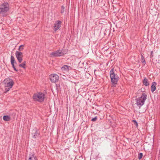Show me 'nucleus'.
<instances>
[{
    "mask_svg": "<svg viewBox=\"0 0 160 160\" xmlns=\"http://www.w3.org/2000/svg\"><path fill=\"white\" fill-rule=\"evenodd\" d=\"M110 76L112 84L113 87H116L119 80V77L117 73L116 70L112 68L110 71Z\"/></svg>",
    "mask_w": 160,
    "mask_h": 160,
    "instance_id": "nucleus-1",
    "label": "nucleus"
},
{
    "mask_svg": "<svg viewBox=\"0 0 160 160\" xmlns=\"http://www.w3.org/2000/svg\"><path fill=\"white\" fill-rule=\"evenodd\" d=\"M9 9V5L7 2H4L0 5V13L3 17L7 16V12Z\"/></svg>",
    "mask_w": 160,
    "mask_h": 160,
    "instance_id": "nucleus-2",
    "label": "nucleus"
},
{
    "mask_svg": "<svg viewBox=\"0 0 160 160\" xmlns=\"http://www.w3.org/2000/svg\"><path fill=\"white\" fill-rule=\"evenodd\" d=\"M147 95L144 93H143L141 97H139L136 99V104L138 106L139 108L144 104L146 100L147 99Z\"/></svg>",
    "mask_w": 160,
    "mask_h": 160,
    "instance_id": "nucleus-3",
    "label": "nucleus"
},
{
    "mask_svg": "<svg viewBox=\"0 0 160 160\" xmlns=\"http://www.w3.org/2000/svg\"><path fill=\"white\" fill-rule=\"evenodd\" d=\"M35 101H37L40 102H43L45 98V94L42 92H40L34 94L32 97Z\"/></svg>",
    "mask_w": 160,
    "mask_h": 160,
    "instance_id": "nucleus-4",
    "label": "nucleus"
},
{
    "mask_svg": "<svg viewBox=\"0 0 160 160\" xmlns=\"http://www.w3.org/2000/svg\"><path fill=\"white\" fill-rule=\"evenodd\" d=\"M5 87L12 88L14 84V82L12 79L10 78H6L4 81Z\"/></svg>",
    "mask_w": 160,
    "mask_h": 160,
    "instance_id": "nucleus-5",
    "label": "nucleus"
},
{
    "mask_svg": "<svg viewBox=\"0 0 160 160\" xmlns=\"http://www.w3.org/2000/svg\"><path fill=\"white\" fill-rule=\"evenodd\" d=\"M15 54L16 57L18 60V62L19 63H21L22 60V58L23 57L22 53L21 52L16 51Z\"/></svg>",
    "mask_w": 160,
    "mask_h": 160,
    "instance_id": "nucleus-6",
    "label": "nucleus"
},
{
    "mask_svg": "<svg viewBox=\"0 0 160 160\" xmlns=\"http://www.w3.org/2000/svg\"><path fill=\"white\" fill-rule=\"evenodd\" d=\"M60 50H58L55 51L51 52L50 55L52 57H58L63 56V54L64 53L62 52H61Z\"/></svg>",
    "mask_w": 160,
    "mask_h": 160,
    "instance_id": "nucleus-7",
    "label": "nucleus"
},
{
    "mask_svg": "<svg viewBox=\"0 0 160 160\" xmlns=\"http://www.w3.org/2000/svg\"><path fill=\"white\" fill-rule=\"evenodd\" d=\"M49 76L50 80L52 83L56 82L59 79V76L56 74H52L50 75Z\"/></svg>",
    "mask_w": 160,
    "mask_h": 160,
    "instance_id": "nucleus-8",
    "label": "nucleus"
},
{
    "mask_svg": "<svg viewBox=\"0 0 160 160\" xmlns=\"http://www.w3.org/2000/svg\"><path fill=\"white\" fill-rule=\"evenodd\" d=\"M62 22L60 20H58L55 22L53 27L54 30L56 32L57 30L59 29L61 27Z\"/></svg>",
    "mask_w": 160,
    "mask_h": 160,
    "instance_id": "nucleus-9",
    "label": "nucleus"
},
{
    "mask_svg": "<svg viewBox=\"0 0 160 160\" xmlns=\"http://www.w3.org/2000/svg\"><path fill=\"white\" fill-rule=\"evenodd\" d=\"M10 62L12 67L13 68L14 70L15 71L18 72V70L17 69H16L14 65V64H17V62L15 61L14 57L12 55H11V56Z\"/></svg>",
    "mask_w": 160,
    "mask_h": 160,
    "instance_id": "nucleus-10",
    "label": "nucleus"
},
{
    "mask_svg": "<svg viewBox=\"0 0 160 160\" xmlns=\"http://www.w3.org/2000/svg\"><path fill=\"white\" fill-rule=\"evenodd\" d=\"M28 160H38L37 157L34 152H31L28 155Z\"/></svg>",
    "mask_w": 160,
    "mask_h": 160,
    "instance_id": "nucleus-11",
    "label": "nucleus"
},
{
    "mask_svg": "<svg viewBox=\"0 0 160 160\" xmlns=\"http://www.w3.org/2000/svg\"><path fill=\"white\" fill-rule=\"evenodd\" d=\"M34 132L32 133V137L35 139L39 137L40 135L39 131L37 129L33 130Z\"/></svg>",
    "mask_w": 160,
    "mask_h": 160,
    "instance_id": "nucleus-12",
    "label": "nucleus"
},
{
    "mask_svg": "<svg viewBox=\"0 0 160 160\" xmlns=\"http://www.w3.org/2000/svg\"><path fill=\"white\" fill-rule=\"evenodd\" d=\"M71 69V67L67 65H64L61 68L62 70L64 72H68L69 70Z\"/></svg>",
    "mask_w": 160,
    "mask_h": 160,
    "instance_id": "nucleus-13",
    "label": "nucleus"
},
{
    "mask_svg": "<svg viewBox=\"0 0 160 160\" xmlns=\"http://www.w3.org/2000/svg\"><path fill=\"white\" fill-rule=\"evenodd\" d=\"M156 85L157 83L155 82H152L151 88V91L152 92H153L156 89Z\"/></svg>",
    "mask_w": 160,
    "mask_h": 160,
    "instance_id": "nucleus-14",
    "label": "nucleus"
},
{
    "mask_svg": "<svg viewBox=\"0 0 160 160\" xmlns=\"http://www.w3.org/2000/svg\"><path fill=\"white\" fill-rule=\"evenodd\" d=\"M143 84L146 86H148L149 85V83L148 81V80L146 78H145L143 81Z\"/></svg>",
    "mask_w": 160,
    "mask_h": 160,
    "instance_id": "nucleus-15",
    "label": "nucleus"
},
{
    "mask_svg": "<svg viewBox=\"0 0 160 160\" xmlns=\"http://www.w3.org/2000/svg\"><path fill=\"white\" fill-rule=\"evenodd\" d=\"M3 120L6 121H10V117L8 115H4L3 117Z\"/></svg>",
    "mask_w": 160,
    "mask_h": 160,
    "instance_id": "nucleus-16",
    "label": "nucleus"
},
{
    "mask_svg": "<svg viewBox=\"0 0 160 160\" xmlns=\"http://www.w3.org/2000/svg\"><path fill=\"white\" fill-rule=\"evenodd\" d=\"M141 62H142L143 65L144 66L146 64V61L144 57L142 54H141Z\"/></svg>",
    "mask_w": 160,
    "mask_h": 160,
    "instance_id": "nucleus-17",
    "label": "nucleus"
},
{
    "mask_svg": "<svg viewBox=\"0 0 160 160\" xmlns=\"http://www.w3.org/2000/svg\"><path fill=\"white\" fill-rule=\"evenodd\" d=\"M24 46V45H21L19 46V48H18V50H19V52H21L23 49L24 48L23 47Z\"/></svg>",
    "mask_w": 160,
    "mask_h": 160,
    "instance_id": "nucleus-18",
    "label": "nucleus"
},
{
    "mask_svg": "<svg viewBox=\"0 0 160 160\" xmlns=\"http://www.w3.org/2000/svg\"><path fill=\"white\" fill-rule=\"evenodd\" d=\"M142 156H143L142 153L141 152L139 153L138 154V159L139 160L141 159L142 158Z\"/></svg>",
    "mask_w": 160,
    "mask_h": 160,
    "instance_id": "nucleus-19",
    "label": "nucleus"
},
{
    "mask_svg": "<svg viewBox=\"0 0 160 160\" xmlns=\"http://www.w3.org/2000/svg\"><path fill=\"white\" fill-rule=\"evenodd\" d=\"M65 8L63 6H62L61 7V13H63L64 12Z\"/></svg>",
    "mask_w": 160,
    "mask_h": 160,
    "instance_id": "nucleus-20",
    "label": "nucleus"
},
{
    "mask_svg": "<svg viewBox=\"0 0 160 160\" xmlns=\"http://www.w3.org/2000/svg\"><path fill=\"white\" fill-rule=\"evenodd\" d=\"M25 65H24V64L22 63H21V64H20L19 65V67H21V68H24V69H25L26 68V67H25Z\"/></svg>",
    "mask_w": 160,
    "mask_h": 160,
    "instance_id": "nucleus-21",
    "label": "nucleus"
},
{
    "mask_svg": "<svg viewBox=\"0 0 160 160\" xmlns=\"http://www.w3.org/2000/svg\"><path fill=\"white\" fill-rule=\"evenodd\" d=\"M10 88L9 87H6V88L5 89V92L6 93L8 91L10 88Z\"/></svg>",
    "mask_w": 160,
    "mask_h": 160,
    "instance_id": "nucleus-22",
    "label": "nucleus"
},
{
    "mask_svg": "<svg viewBox=\"0 0 160 160\" xmlns=\"http://www.w3.org/2000/svg\"><path fill=\"white\" fill-rule=\"evenodd\" d=\"M132 122H133L134 124H135L136 126L137 127L138 126V122L136 120H133L132 121Z\"/></svg>",
    "mask_w": 160,
    "mask_h": 160,
    "instance_id": "nucleus-23",
    "label": "nucleus"
},
{
    "mask_svg": "<svg viewBox=\"0 0 160 160\" xmlns=\"http://www.w3.org/2000/svg\"><path fill=\"white\" fill-rule=\"evenodd\" d=\"M97 119V116H96L94 118H93L92 119L91 121L92 122H95Z\"/></svg>",
    "mask_w": 160,
    "mask_h": 160,
    "instance_id": "nucleus-24",
    "label": "nucleus"
},
{
    "mask_svg": "<svg viewBox=\"0 0 160 160\" xmlns=\"http://www.w3.org/2000/svg\"><path fill=\"white\" fill-rule=\"evenodd\" d=\"M61 52H62V53H64L63 54V56L64 55V54H66V53H67V52L65 51V50H61Z\"/></svg>",
    "mask_w": 160,
    "mask_h": 160,
    "instance_id": "nucleus-25",
    "label": "nucleus"
},
{
    "mask_svg": "<svg viewBox=\"0 0 160 160\" xmlns=\"http://www.w3.org/2000/svg\"><path fill=\"white\" fill-rule=\"evenodd\" d=\"M153 56V52L152 51L151 52V55H150V57L152 58Z\"/></svg>",
    "mask_w": 160,
    "mask_h": 160,
    "instance_id": "nucleus-26",
    "label": "nucleus"
},
{
    "mask_svg": "<svg viewBox=\"0 0 160 160\" xmlns=\"http://www.w3.org/2000/svg\"><path fill=\"white\" fill-rule=\"evenodd\" d=\"M97 71V70L96 69H95L94 70V74L95 76V77H97V75H96V74L95 73V72Z\"/></svg>",
    "mask_w": 160,
    "mask_h": 160,
    "instance_id": "nucleus-27",
    "label": "nucleus"
},
{
    "mask_svg": "<svg viewBox=\"0 0 160 160\" xmlns=\"http://www.w3.org/2000/svg\"><path fill=\"white\" fill-rule=\"evenodd\" d=\"M22 63H23L24 64V65L25 66L26 64V62L25 61H24Z\"/></svg>",
    "mask_w": 160,
    "mask_h": 160,
    "instance_id": "nucleus-28",
    "label": "nucleus"
}]
</instances>
